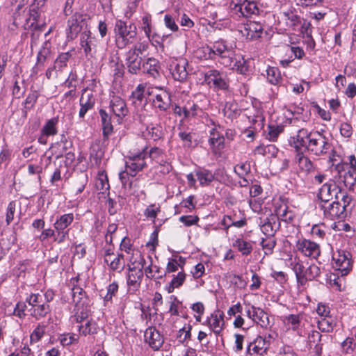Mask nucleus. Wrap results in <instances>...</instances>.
Instances as JSON below:
<instances>
[{"mask_svg":"<svg viewBox=\"0 0 356 356\" xmlns=\"http://www.w3.org/2000/svg\"><path fill=\"white\" fill-rule=\"evenodd\" d=\"M291 147L296 151L305 148L309 154L316 156H321L327 154L332 149V145L328 138L321 131H312L302 128L297 131V134L291 136L289 140ZM335 152L332 149V156H330L331 161Z\"/></svg>","mask_w":356,"mask_h":356,"instance_id":"obj_1","label":"nucleus"},{"mask_svg":"<svg viewBox=\"0 0 356 356\" xmlns=\"http://www.w3.org/2000/svg\"><path fill=\"white\" fill-rule=\"evenodd\" d=\"M209 51L218 56V62L233 70L245 74L248 67L245 60L241 54H236L231 47H228L224 41H217L209 49Z\"/></svg>","mask_w":356,"mask_h":356,"instance_id":"obj_2","label":"nucleus"},{"mask_svg":"<svg viewBox=\"0 0 356 356\" xmlns=\"http://www.w3.org/2000/svg\"><path fill=\"white\" fill-rule=\"evenodd\" d=\"M71 294L74 303V314L72 316V321L77 323H84L91 314V300L80 286H74Z\"/></svg>","mask_w":356,"mask_h":356,"instance_id":"obj_3","label":"nucleus"},{"mask_svg":"<svg viewBox=\"0 0 356 356\" xmlns=\"http://www.w3.org/2000/svg\"><path fill=\"white\" fill-rule=\"evenodd\" d=\"M115 43L118 49H124L132 43L136 39V26L134 24L127 25L125 22L117 21L115 26Z\"/></svg>","mask_w":356,"mask_h":356,"instance_id":"obj_4","label":"nucleus"},{"mask_svg":"<svg viewBox=\"0 0 356 356\" xmlns=\"http://www.w3.org/2000/svg\"><path fill=\"white\" fill-rule=\"evenodd\" d=\"M332 266L341 277L348 275L353 268L352 255L344 250H337L332 253Z\"/></svg>","mask_w":356,"mask_h":356,"instance_id":"obj_5","label":"nucleus"},{"mask_svg":"<svg viewBox=\"0 0 356 356\" xmlns=\"http://www.w3.org/2000/svg\"><path fill=\"white\" fill-rule=\"evenodd\" d=\"M147 159V148L137 153L130 152L125 161V169L128 170L131 177H134L136 174L143 170L147 166L145 159Z\"/></svg>","mask_w":356,"mask_h":356,"instance_id":"obj_6","label":"nucleus"},{"mask_svg":"<svg viewBox=\"0 0 356 356\" xmlns=\"http://www.w3.org/2000/svg\"><path fill=\"white\" fill-rule=\"evenodd\" d=\"M229 8L238 17H250L259 12L256 2L247 0H234L230 3Z\"/></svg>","mask_w":356,"mask_h":356,"instance_id":"obj_7","label":"nucleus"},{"mask_svg":"<svg viewBox=\"0 0 356 356\" xmlns=\"http://www.w3.org/2000/svg\"><path fill=\"white\" fill-rule=\"evenodd\" d=\"M204 81L214 90H227L229 88V79L224 72L216 70H209L205 74Z\"/></svg>","mask_w":356,"mask_h":356,"instance_id":"obj_8","label":"nucleus"},{"mask_svg":"<svg viewBox=\"0 0 356 356\" xmlns=\"http://www.w3.org/2000/svg\"><path fill=\"white\" fill-rule=\"evenodd\" d=\"M105 263L113 271L122 272L125 266V261L122 253L114 252L113 247L108 246L103 249L102 253Z\"/></svg>","mask_w":356,"mask_h":356,"instance_id":"obj_9","label":"nucleus"},{"mask_svg":"<svg viewBox=\"0 0 356 356\" xmlns=\"http://www.w3.org/2000/svg\"><path fill=\"white\" fill-rule=\"evenodd\" d=\"M97 39L91 36L89 30L83 31L80 37V45L86 57L95 58L98 51Z\"/></svg>","mask_w":356,"mask_h":356,"instance_id":"obj_10","label":"nucleus"},{"mask_svg":"<svg viewBox=\"0 0 356 356\" xmlns=\"http://www.w3.org/2000/svg\"><path fill=\"white\" fill-rule=\"evenodd\" d=\"M145 263V259L139 255V259L138 262H133L132 266L129 267V275L127 277V284L129 286H133L137 287L140 284L143 277V269Z\"/></svg>","mask_w":356,"mask_h":356,"instance_id":"obj_11","label":"nucleus"},{"mask_svg":"<svg viewBox=\"0 0 356 356\" xmlns=\"http://www.w3.org/2000/svg\"><path fill=\"white\" fill-rule=\"evenodd\" d=\"M335 169L345 186L349 191L356 193V169L345 168L344 165L340 164H337Z\"/></svg>","mask_w":356,"mask_h":356,"instance_id":"obj_12","label":"nucleus"},{"mask_svg":"<svg viewBox=\"0 0 356 356\" xmlns=\"http://www.w3.org/2000/svg\"><path fill=\"white\" fill-rule=\"evenodd\" d=\"M319 207L323 211L324 216L330 220L342 218L346 216V214L343 213L342 207L338 202V200L320 202Z\"/></svg>","mask_w":356,"mask_h":356,"instance_id":"obj_13","label":"nucleus"},{"mask_svg":"<svg viewBox=\"0 0 356 356\" xmlns=\"http://www.w3.org/2000/svg\"><path fill=\"white\" fill-rule=\"evenodd\" d=\"M270 347V340L266 337L258 336L247 348V355L262 356L266 354Z\"/></svg>","mask_w":356,"mask_h":356,"instance_id":"obj_14","label":"nucleus"},{"mask_svg":"<svg viewBox=\"0 0 356 356\" xmlns=\"http://www.w3.org/2000/svg\"><path fill=\"white\" fill-rule=\"evenodd\" d=\"M144 340L154 351L160 350L164 343V337L154 327H149L144 333Z\"/></svg>","mask_w":356,"mask_h":356,"instance_id":"obj_15","label":"nucleus"},{"mask_svg":"<svg viewBox=\"0 0 356 356\" xmlns=\"http://www.w3.org/2000/svg\"><path fill=\"white\" fill-rule=\"evenodd\" d=\"M188 61L184 58H179L172 60L170 65V71L173 78L179 81H184L188 76L186 67Z\"/></svg>","mask_w":356,"mask_h":356,"instance_id":"obj_16","label":"nucleus"},{"mask_svg":"<svg viewBox=\"0 0 356 356\" xmlns=\"http://www.w3.org/2000/svg\"><path fill=\"white\" fill-rule=\"evenodd\" d=\"M241 33L248 40H257L264 34V26L259 22L249 21L243 24Z\"/></svg>","mask_w":356,"mask_h":356,"instance_id":"obj_17","label":"nucleus"},{"mask_svg":"<svg viewBox=\"0 0 356 356\" xmlns=\"http://www.w3.org/2000/svg\"><path fill=\"white\" fill-rule=\"evenodd\" d=\"M216 336L221 334L224 330L225 321L224 314L220 310H216L207 317L204 323Z\"/></svg>","mask_w":356,"mask_h":356,"instance_id":"obj_18","label":"nucleus"},{"mask_svg":"<svg viewBox=\"0 0 356 356\" xmlns=\"http://www.w3.org/2000/svg\"><path fill=\"white\" fill-rule=\"evenodd\" d=\"M340 190V188L330 180V182L325 183L320 188L318 197L321 202L332 201L333 199L338 200L337 196Z\"/></svg>","mask_w":356,"mask_h":356,"instance_id":"obj_19","label":"nucleus"},{"mask_svg":"<svg viewBox=\"0 0 356 356\" xmlns=\"http://www.w3.org/2000/svg\"><path fill=\"white\" fill-rule=\"evenodd\" d=\"M296 247L298 250L304 255L314 259H316L321 253L319 245L309 240L303 239L298 241Z\"/></svg>","mask_w":356,"mask_h":356,"instance_id":"obj_20","label":"nucleus"},{"mask_svg":"<svg viewBox=\"0 0 356 356\" xmlns=\"http://www.w3.org/2000/svg\"><path fill=\"white\" fill-rule=\"evenodd\" d=\"M325 338L328 339L327 335L323 336L319 332L316 330L311 331L307 337V343L309 348L313 350L318 355H321L323 349V341Z\"/></svg>","mask_w":356,"mask_h":356,"instance_id":"obj_21","label":"nucleus"},{"mask_svg":"<svg viewBox=\"0 0 356 356\" xmlns=\"http://www.w3.org/2000/svg\"><path fill=\"white\" fill-rule=\"evenodd\" d=\"M153 105L161 111H167L171 105V97L166 90H160L154 95Z\"/></svg>","mask_w":356,"mask_h":356,"instance_id":"obj_22","label":"nucleus"},{"mask_svg":"<svg viewBox=\"0 0 356 356\" xmlns=\"http://www.w3.org/2000/svg\"><path fill=\"white\" fill-rule=\"evenodd\" d=\"M110 108L114 115L120 119H122L129 113L126 102L121 97L115 96L111 100Z\"/></svg>","mask_w":356,"mask_h":356,"instance_id":"obj_23","label":"nucleus"},{"mask_svg":"<svg viewBox=\"0 0 356 356\" xmlns=\"http://www.w3.org/2000/svg\"><path fill=\"white\" fill-rule=\"evenodd\" d=\"M142 58L134 51H128L126 53L125 65L129 72L133 74H138L141 69Z\"/></svg>","mask_w":356,"mask_h":356,"instance_id":"obj_24","label":"nucleus"},{"mask_svg":"<svg viewBox=\"0 0 356 356\" xmlns=\"http://www.w3.org/2000/svg\"><path fill=\"white\" fill-rule=\"evenodd\" d=\"M281 19L289 29L297 31L301 24L300 17L292 10L281 13Z\"/></svg>","mask_w":356,"mask_h":356,"instance_id":"obj_25","label":"nucleus"},{"mask_svg":"<svg viewBox=\"0 0 356 356\" xmlns=\"http://www.w3.org/2000/svg\"><path fill=\"white\" fill-rule=\"evenodd\" d=\"M296 152V161L298 165L299 170L306 175L312 172L314 167L309 158L304 154L302 149H299L298 151Z\"/></svg>","mask_w":356,"mask_h":356,"instance_id":"obj_26","label":"nucleus"},{"mask_svg":"<svg viewBox=\"0 0 356 356\" xmlns=\"http://www.w3.org/2000/svg\"><path fill=\"white\" fill-rule=\"evenodd\" d=\"M80 110L79 116L83 118L86 113L93 108L95 100L92 93L83 92L79 99Z\"/></svg>","mask_w":356,"mask_h":356,"instance_id":"obj_27","label":"nucleus"},{"mask_svg":"<svg viewBox=\"0 0 356 356\" xmlns=\"http://www.w3.org/2000/svg\"><path fill=\"white\" fill-rule=\"evenodd\" d=\"M163 135L162 127L159 124L151 123L146 126L145 129L142 131V136L147 140H158Z\"/></svg>","mask_w":356,"mask_h":356,"instance_id":"obj_28","label":"nucleus"},{"mask_svg":"<svg viewBox=\"0 0 356 356\" xmlns=\"http://www.w3.org/2000/svg\"><path fill=\"white\" fill-rule=\"evenodd\" d=\"M68 28L67 29V37L70 40L74 39L79 33H80L84 25V22L80 17H72L67 22Z\"/></svg>","mask_w":356,"mask_h":356,"instance_id":"obj_29","label":"nucleus"},{"mask_svg":"<svg viewBox=\"0 0 356 356\" xmlns=\"http://www.w3.org/2000/svg\"><path fill=\"white\" fill-rule=\"evenodd\" d=\"M101 117L103 136L105 139H108V136L113 132V127L111 124V118L104 111L101 109L99 111Z\"/></svg>","mask_w":356,"mask_h":356,"instance_id":"obj_30","label":"nucleus"},{"mask_svg":"<svg viewBox=\"0 0 356 356\" xmlns=\"http://www.w3.org/2000/svg\"><path fill=\"white\" fill-rule=\"evenodd\" d=\"M74 221V214L72 213L61 215L54 223L55 231L67 230V228Z\"/></svg>","mask_w":356,"mask_h":356,"instance_id":"obj_31","label":"nucleus"},{"mask_svg":"<svg viewBox=\"0 0 356 356\" xmlns=\"http://www.w3.org/2000/svg\"><path fill=\"white\" fill-rule=\"evenodd\" d=\"M195 175L202 186H207L215 179L214 175L209 170L200 168L195 170Z\"/></svg>","mask_w":356,"mask_h":356,"instance_id":"obj_32","label":"nucleus"},{"mask_svg":"<svg viewBox=\"0 0 356 356\" xmlns=\"http://www.w3.org/2000/svg\"><path fill=\"white\" fill-rule=\"evenodd\" d=\"M160 68L159 62L154 58H149L143 65L144 72L154 78L159 76V70Z\"/></svg>","mask_w":356,"mask_h":356,"instance_id":"obj_33","label":"nucleus"},{"mask_svg":"<svg viewBox=\"0 0 356 356\" xmlns=\"http://www.w3.org/2000/svg\"><path fill=\"white\" fill-rule=\"evenodd\" d=\"M232 245L236 248L243 255H249L252 251V243L245 241L243 238H236Z\"/></svg>","mask_w":356,"mask_h":356,"instance_id":"obj_34","label":"nucleus"},{"mask_svg":"<svg viewBox=\"0 0 356 356\" xmlns=\"http://www.w3.org/2000/svg\"><path fill=\"white\" fill-rule=\"evenodd\" d=\"M202 112L200 106L193 101H188L184 105V118L190 120Z\"/></svg>","mask_w":356,"mask_h":356,"instance_id":"obj_35","label":"nucleus"},{"mask_svg":"<svg viewBox=\"0 0 356 356\" xmlns=\"http://www.w3.org/2000/svg\"><path fill=\"white\" fill-rule=\"evenodd\" d=\"M79 330L81 334L86 336L88 334H94L97 332L99 329L96 322L92 319L86 320L84 323H79Z\"/></svg>","mask_w":356,"mask_h":356,"instance_id":"obj_36","label":"nucleus"},{"mask_svg":"<svg viewBox=\"0 0 356 356\" xmlns=\"http://www.w3.org/2000/svg\"><path fill=\"white\" fill-rule=\"evenodd\" d=\"M292 269L294 271L297 280L301 284H304L305 272L307 267L304 263L302 262L299 259L295 258L294 261L291 263Z\"/></svg>","mask_w":356,"mask_h":356,"instance_id":"obj_37","label":"nucleus"},{"mask_svg":"<svg viewBox=\"0 0 356 356\" xmlns=\"http://www.w3.org/2000/svg\"><path fill=\"white\" fill-rule=\"evenodd\" d=\"M50 305L45 302L37 306V308L30 309L31 315L35 319H41L51 312Z\"/></svg>","mask_w":356,"mask_h":356,"instance_id":"obj_38","label":"nucleus"},{"mask_svg":"<svg viewBox=\"0 0 356 356\" xmlns=\"http://www.w3.org/2000/svg\"><path fill=\"white\" fill-rule=\"evenodd\" d=\"M208 142L215 154L225 148V137L220 133H217L216 136H210Z\"/></svg>","mask_w":356,"mask_h":356,"instance_id":"obj_39","label":"nucleus"},{"mask_svg":"<svg viewBox=\"0 0 356 356\" xmlns=\"http://www.w3.org/2000/svg\"><path fill=\"white\" fill-rule=\"evenodd\" d=\"M282 321L284 324L289 327L293 330H297L301 323L302 315L298 314H289L287 316H282Z\"/></svg>","mask_w":356,"mask_h":356,"instance_id":"obj_40","label":"nucleus"},{"mask_svg":"<svg viewBox=\"0 0 356 356\" xmlns=\"http://www.w3.org/2000/svg\"><path fill=\"white\" fill-rule=\"evenodd\" d=\"M186 275L181 270L175 276L172 281L165 286L168 293H171L174 291L175 289L180 287L185 282Z\"/></svg>","mask_w":356,"mask_h":356,"instance_id":"obj_41","label":"nucleus"},{"mask_svg":"<svg viewBox=\"0 0 356 356\" xmlns=\"http://www.w3.org/2000/svg\"><path fill=\"white\" fill-rule=\"evenodd\" d=\"M252 321L259 324L262 327H267L270 325L268 314L259 307H257Z\"/></svg>","mask_w":356,"mask_h":356,"instance_id":"obj_42","label":"nucleus"},{"mask_svg":"<svg viewBox=\"0 0 356 356\" xmlns=\"http://www.w3.org/2000/svg\"><path fill=\"white\" fill-rule=\"evenodd\" d=\"M335 326L334 319L332 317H323L318 320V328L323 332H332Z\"/></svg>","mask_w":356,"mask_h":356,"instance_id":"obj_43","label":"nucleus"},{"mask_svg":"<svg viewBox=\"0 0 356 356\" xmlns=\"http://www.w3.org/2000/svg\"><path fill=\"white\" fill-rule=\"evenodd\" d=\"M58 120L57 118H53L47 121L45 124L42 129V134L44 136H54L57 134L58 130L56 128V125L58 124Z\"/></svg>","mask_w":356,"mask_h":356,"instance_id":"obj_44","label":"nucleus"},{"mask_svg":"<svg viewBox=\"0 0 356 356\" xmlns=\"http://www.w3.org/2000/svg\"><path fill=\"white\" fill-rule=\"evenodd\" d=\"M26 9H10V14L13 24L15 27L22 25L25 17V12Z\"/></svg>","mask_w":356,"mask_h":356,"instance_id":"obj_45","label":"nucleus"},{"mask_svg":"<svg viewBox=\"0 0 356 356\" xmlns=\"http://www.w3.org/2000/svg\"><path fill=\"white\" fill-rule=\"evenodd\" d=\"M95 188L99 193H105L108 191L110 186L107 176L104 172L99 174L95 181Z\"/></svg>","mask_w":356,"mask_h":356,"instance_id":"obj_46","label":"nucleus"},{"mask_svg":"<svg viewBox=\"0 0 356 356\" xmlns=\"http://www.w3.org/2000/svg\"><path fill=\"white\" fill-rule=\"evenodd\" d=\"M278 228L279 225L276 223L275 220L272 222L270 219H267L261 226V232L266 236H274Z\"/></svg>","mask_w":356,"mask_h":356,"instance_id":"obj_47","label":"nucleus"},{"mask_svg":"<svg viewBox=\"0 0 356 356\" xmlns=\"http://www.w3.org/2000/svg\"><path fill=\"white\" fill-rule=\"evenodd\" d=\"M46 330V325L39 323L30 335V343H35L41 340Z\"/></svg>","mask_w":356,"mask_h":356,"instance_id":"obj_48","label":"nucleus"},{"mask_svg":"<svg viewBox=\"0 0 356 356\" xmlns=\"http://www.w3.org/2000/svg\"><path fill=\"white\" fill-rule=\"evenodd\" d=\"M50 44L47 42H45L38 54L36 65L43 66L47 58L50 54Z\"/></svg>","mask_w":356,"mask_h":356,"instance_id":"obj_49","label":"nucleus"},{"mask_svg":"<svg viewBox=\"0 0 356 356\" xmlns=\"http://www.w3.org/2000/svg\"><path fill=\"white\" fill-rule=\"evenodd\" d=\"M320 274L321 269L317 265L313 264L308 266L305 272L304 284L307 280H312L315 279Z\"/></svg>","mask_w":356,"mask_h":356,"instance_id":"obj_50","label":"nucleus"},{"mask_svg":"<svg viewBox=\"0 0 356 356\" xmlns=\"http://www.w3.org/2000/svg\"><path fill=\"white\" fill-rule=\"evenodd\" d=\"M79 336L74 333H67L60 336L59 341L63 346H68L78 343Z\"/></svg>","mask_w":356,"mask_h":356,"instance_id":"obj_51","label":"nucleus"},{"mask_svg":"<svg viewBox=\"0 0 356 356\" xmlns=\"http://www.w3.org/2000/svg\"><path fill=\"white\" fill-rule=\"evenodd\" d=\"M267 79L271 84L276 85L280 83L282 77L277 67H268L266 70Z\"/></svg>","mask_w":356,"mask_h":356,"instance_id":"obj_52","label":"nucleus"},{"mask_svg":"<svg viewBox=\"0 0 356 356\" xmlns=\"http://www.w3.org/2000/svg\"><path fill=\"white\" fill-rule=\"evenodd\" d=\"M275 245L276 240L274 236H266V238H262L261 242V245L264 250L266 254H271Z\"/></svg>","mask_w":356,"mask_h":356,"instance_id":"obj_53","label":"nucleus"},{"mask_svg":"<svg viewBox=\"0 0 356 356\" xmlns=\"http://www.w3.org/2000/svg\"><path fill=\"white\" fill-rule=\"evenodd\" d=\"M71 57L69 52L62 53L56 59L54 62V68L57 70H62V69L67 66V63Z\"/></svg>","mask_w":356,"mask_h":356,"instance_id":"obj_54","label":"nucleus"},{"mask_svg":"<svg viewBox=\"0 0 356 356\" xmlns=\"http://www.w3.org/2000/svg\"><path fill=\"white\" fill-rule=\"evenodd\" d=\"M145 89V87L143 85L139 84L137 88L132 92L131 99L133 104H136L137 102L141 103L144 99Z\"/></svg>","mask_w":356,"mask_h":356,"instance_id":"obj_55","label":"nucleus"},{"mask_svg":"<svg viewBox=\"0 0 356 356\" xmlns=\"http://www.w3.org/2000/svg\"><path fill=\"white\" fill-rule=\"evenodd\" d=\"M268 129L267 138L270 141H276L279 135L283 131V127L281 126L270 125Z\"/></svg>","mask_w":356,"mask_h":356,"instance_id":"obj_56","label":"nucleus"},{"mask_svg":"<svg viewBox=\"0 0 356 356\" xmlns=\"http://www.w3.org/2000/svg\"><path fill=\"white\" fill-rule=\"evenodd\" d=\"M26 302L31 307V309L37 308V306L42 303L43 297L40 293H31L29 297L26 298Z\"/></svg>","mask_w":356,"mask_h":356,"instance_id":"obj_57","label":"nucleus"},{"mask_svg":"<svg viewBox=\"0 0 356 356\" xmlns=\"http://www.w3.org/2000/svg\"><path fill=\"white\" fill-rule=\"evenodd\" d=\"M338 202L342 207L343 213L345 214V211L346 208L350 205L352 202V197L347 195L346 193L342 192L340 190L339 193L338 194Z\"/></svg>","mask_w":356,"mask_h":356,"instance_id":"obj_58","label":"nucleus"},{"mask_svg":"<svg viewBox=\"0 0 356 356\" xmlns=\"http://www.w3.org/2000/svg\"><path fill=\"white\" fill-rule=\"evenodd\" d=\"M277 216L285 222H291L293 219L292 213L288 210L286 207H280L277 211Z\"/></svg>","mask_w":356,"mask_h":356,"instance_id":"obj_59","label":"nucleus"},{"mask_svg":"<svg viewBox=\"0 0 356 356\" xmlns=\"http://www.w3.org/2000/svg\"><path fill=\"white\" fill-rule=\"evenodd\" d=\"M250 171L249 163H239L234 167V172L240 177H243Z\"/></svg>","mask_w":356,"mask_h":356,"instance_id":"obj_60","label":"nucleus"},{"mask_svg":"<svg viewBox=\"0 0 356 356\" xmlns=\"http://www.w3.org/2000/svg\"><path fill=\"white\" fill-rule=\"evenodd\" d=\"M356 346V339L353 337H347L342 343V348L346 353H352Z\"/></svg>","mask_w":356,"mask_h":356,"instance_id":"obj_61","label":"nucleus"},{"mask_svg":"<svg viewBox=\"0 0 356 356\" xmlns=\"http://www.w3.org/2000/svg\"><path fill=\"white\" fill-rule=\"evenodd\" d=\"M191 328H192V327L191 325H187L186 326L185 325L183 328H181L179 330V333L177 334V338L179 339V341L180 342L183 343L186 339L191 338Z\"/></svg>","mask_w":356,"mask_h":356,"instance_id":"obj_62","label":"nucleus"},{"mask_svg":"<svg viewBox=\"0 0 356 356\" xmlns=\"http://www.w3.org/2000/svg\"><path fill=\"white\" fill-rule=\"evenodd\" d=\"M118 291V284L116 282H113L110 284L107 287V293L104 297V300L105 302H108L111 300L113 296L115 295V293Z\"/></svg>","mask_w":356,"mask_h":356,"instance_id":"obj_63","label":"nucleus"},{"mask_svg":"<svg viewBox=\"0 0 356 356\" xmlns=\"http://www.w3.org/2000/svg\"><path fill=\"white\" fill-rule=\"evenodd\" d=\"M16 209V202L15 201L10 202L7 207L6 220L8 225H9L14 219V214Z\"/></svg>","mask_w":356,"mask_h":356,"instance_id":"obj_64","label":"nucleus"}]
</instances>
